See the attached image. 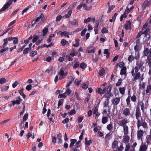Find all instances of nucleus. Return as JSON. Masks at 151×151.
<instances>
[{
  "mask_svg": "<svg viewBox=\"0 0 151 151\" xmlns=\"http://www.w3.org/2000/svg\"><path fill=\"white\" fill-rule=\"evenodd\" d=\"M139 71V69L137 68V67H135L131 71V73L132 76H133L134 80L137 79L140 76V74Z\"/></svg>",
  "mask_w": 151,
  "mask_h": 151,
  "instance_id": "nucleus-1",
  "label": "nucleus"
},
{
  "mask_svg": "<svg viewBox=\"0 0 151 151\" xmlns=\"http://www.w3.org/2000/svg\"><path fill=\"white\" fill-rule=\"evenodd\" d=\"M13 0H9V1L4 4L0 10V12L4 11L7 9L12 4Z\"/></svg>",
  "mask_w": 151,
  "mask_h": 151,
  "instance_id": "nucleus-2",
  "label": "nucleus"
},
{
  "mask_svg": "<svg viewBox=\"0 0 151 151\" xmlns=\"http://www.w3.org/2000/svg\"><path fill=\"white\" fill-rule=\"evenodd\" d=\"M143 54L144 56H147V57H151V48H145L143 51Z\"/></svg>",
  "mask_w": 151,
  "mask_h": 151,
  "instance_id": "nucleus-3",
  "label": "nucleus"
},
{
  "mask_svg": "<svg viewBox=\"0 0 151 151\" xmlns=\"http://www.w3.org/2000/svg\"><path fill=\"white\" fill-rule=\"evenodd\" d=\"M151 4V0H147L145 1L142 6L143 9H144L146 7L150 6Z\"/></svg>",
  "mask_w": 151,
  "mask_h": 151,
  "instance_id": "nucleus-4",
  "label": "nucleus"
},
{
  "mask_svg": "<svg viewBox=\"0 0 151 151\" xmlns=\"http://www.w3.org/2000/svg\"><path fill=\"white\" fill-rule=\"evenodd\" d=\"M119 124L123 127L124 126H126V124L128 122L127 119H123L122 120H119L118 121Z\"/></svg>",
  "mask_w": 151,
  "mask_h": 151,
  "instance_id": "nucleus-5",
  "label": "nucleus"
},
{
  "mask_svg": "<svg viewBox=\"0 0 151 151\" xmlns=\"http://www.w3.org/2000/svg\"><path fill=\"white\" fill-rule=\"evenodd\" d=\"M120 101V98L119 97H115L111 100L112 103L114 106L118 105Z\"/></svg>",
  "mask_w": 151,
  "mask_h": 151,
  "instance_id": "nucleus-6",
  "label": "nucleus"
},
{
  "mask_svg": "<svg viewBox=\"0 0 151 151\" xmlns=\"http://www.w3.org/2000/svg\"><path fill=\"white\" fill-rule=\"evenodd\" d=\"M144 134V131L141 130H139L137 132V137L138 140L140 139H142L143 135Z\"/></svg>",
  "mask_w": 151,
  "mask_h": 151,
  "instance_id": "nucleus-7",
  "label": "nucleus"
},
{
  "mask_svg": "<svg viewBox=\"0 0 151 151\" xmlns=\"http://www.w3.org/2000/svg\"><path fill=\"white\" fill-rule=\"evenodd\" d=\"M104 110L103 111V116H108L110 114L109 108H104Z\"/></svg>",
  "mask_w": 151,
  "mask_h": 151,
  "instance_id": "nucleus-8",
  "label": "nucleus"
},
{
  "mask_svg": "<svg viewBox=\"0 0 151 151\" xmlns=\"http://www.w3.org/2000/svg\"><path fill=\"white\" fill-rule=\"evenodd\" d=\"M144 63L142 62H140L139 63L138 62H137L136 66L135 67H137V68L141 69V71H142L144 69V67L142 66Z\"/></svg>",
  "mask_w": 151,
  "mask_h": 151,
  "instance_id": "nucleus-9",
  "label": "nucleus"
},
{
  "mask_svg": "<svg viewBox=\"0 0 151 151\" xmlns=\"http://www.w3.org/2000/svg\"><path fill=\"white\" fill-rule=\"evenodd\" d=\"M122 114L125 116H129L130 114V111L129 109L126 108L123 111Z\"/></svg>",
  "mask_w": 151,
  "mask_h": 151,
  "instance_id": "nucleus-10",
  "label": "nucleus"
},
{
  "mask_svg": "<svg viewBox=\"0 0 151 151\" xmlns=\"http://www.w3.org/2000/svg\"><path fill=\"white\" fill-rule=\"evenodd\" d=\"M106 91V88H104L102 90V89L99 88L96 91L98 93L100 94L101 95L102 94H104Z\"/></svg>",
  "mask_w": 151,
  "mask_h": 151,
  "instance_id": "nucleus-11",
  "label": "nucleus"
},
{
  "mask_svg": "<svg viewBox=\"0 0 151 151\" xmlns=\"http://www.w3.org/2000/svg\"><path fill=\"white\" fill-rule=\"evenodd\" d=\"M148 145H146L145 144H142L140 146L139 151H146L147 149Z\"/></svg>",
  "mask_w": 151,
  "mask_h": 151,
  "instance_id": "nucleus-12",
  "label": "nucleus"
},
{
  "mask_svg": "<svg viewBox=\"0 0 151 151\" xmlns=\"http://www.w3.org/2000/svg\"><path fill=\"white\" fill-rule=\"evenodd\" d=\"M82 6L84 8L85 10H90L92 8L91 6H87L86 3L82 4Z\"/></svg>",
  "mask_w": 151,
  "mask_h": 151,
  "instance_id": "nucleus-13",
  "label": "nucleus"
},
{
  "mask_svg": "<svg viewBox=\"0 0 151 151\" xmlns=\"http://www.w3.org/2000/svg\"><path fill=\"white\" fill-rule=\"evenodd\" d=\"M118 142L116 140H114L112 144V148L117 149L118 147Z\"/></svg>",
  "mask_w": 151,
  "mask_h": 151,
  "instance_id": "nucleus-14",
  "label": "nucleus"
},
{
  "mask_svg": "<svg viewBox=\"0 0 151 151\" xmlns=\"http://www.w3.org/2000/svg\"><path fill=\"white\" fill-rule=\"evenodd\" d=\"M135 115L136 118L137 119H139L141 114L140 111V109L138 108H137L136 110Z\"/></svg>",
  "mask_w": 151,
  "mask_h": 151,
  "instance_id": "nucleus-15",
  "label": "nucleus"
},
{
  "mask_svg": "<svg viewBox=\"0 0 151 151\" xmlns=\"http://www.w3.org/2000/svg\"><path fill=\"white\" fill-rule=\"evenodd\" d=\"M125 27L126 30L129 29L131 28V22L129 21H128L125 24Z\"/></svg>",
  "mask_w": 151,
  "mask_h": 151,
  "instance_id": "nucleus-16",
  "label": "nucleus"
},
{
  "mask_svg": "<svg viewBox=\"0 0 151 151\" xmlns=\"http://www.w3.org/2000/svg\"><path fill=\"white\" fill-rule=\"evenodd\" d=\"M129 139L130 137L126 135L124 136L123 141L124 143H126L128 142Z\"/></svg>",
  "mask_w": 151,
  "mask_h": 151,
  "instance_id": "nucleus-17",
  "label": "nucleus"
},
{
  "mask_svg": "<svg viewBox=\"0 0 151 151\" xmlns=\"http://www.w3.org/2000/svg\"><path fill=\"white\" fill-rule=\"evenodd\" d=\"M123 127V128L124 135H127L128 134L129 132L128 127L127 126H124V127Z\"/></svg>",
  "mask_w": 151,
  "mask_h": 151,
  "instance_id": "nucleus-18",
  "label": "nucleus"
},
{
  "mask_svg": "<svg viewBox=\"0 0 151 151\" xmlns=\"http://www.w3.org/2000/svg\"><path fill=\"white\" fill-rule=\"evenodd\" d=\"M108 116H103L102 118V123L103 124H105L108 121Z\"/></svg>",
  "mask_w": 151,
  "mask_h": 151,
  "instance_id": "nucleus-19",
  "label": "nucleus"
},
{
  "mask_svg": "<svg viewBox=\"0 0 151 151\" xmlns=\"http://www.w3.org/2000/svg\"><path fill=\"white\" fill-rule=\"evenodd\" d=\"M70 143L69 147H71L74 145V144L76 142L77 140L75 139H71L70 140Z\"/></svg>",
  "mask_w": 151,
  "mask_h": 151,
  "instance_id": "nucleus-20",
  "label": "nucleus"
},
{
  "mask_svg": "<svg viewBox=\"0 0 151 151\" xmlns=\"http://www.w3.org/2000/svg\"><path fill=\"white\" fill-rule=\"evenodd\" d=\"M109 99H106L104 102V108H109Z\"/></svg>",
  "mask_w": 151,
  "mask_h": 151,
  "instance_id": "nucleus-21",
  "label": "nucleus"
},
{
  "mask_svg": "<svg viewBox=\"0 0 151 151\" xmlns=\"http://www.w3.org/2000/svg\"><path fill=\"white\" fill-rule=\"evenodd\" d=\"M126 73V67H124L121 69L120 74L121 75H124Z\"/></svg>",
  "mask_w": 151,
  "mask_h": 151,
  "instance_id": "nucleus-22",
  "label": "nucleus"
},
{
  "mask_svg": "<svg viewBox=\"0 0 151 151\" xmlns=\"http://www.w3.org/2000/svg\"><path fill=\"white\" fill-rule=\"evenodd\" d=\"M119 90L122 95H124L125 92V88L124 87H120L119 88Z\"/></svg>",
  "mask_w": 151,
  "mask_h": 151,
  "instance_id": "nucleus-23",
  "label": "nucleus"
},
{
  "mask_svg": "<svg viewBox=\"0 0 151 151\" xmlns=\"http://www.w3.org/2000/svg\"><path fill=\"white\" fill-rule=\"evenodd\" d=\"M0 53H4L7 52L8 51V47L2 48V49H0Z\"/></svg>",
  "mask_w": 151,
  "mask_h": 151,
  "instance_id": "nucleus-24",
  "label": "nucleus"
},
{
  "mask_svg": "<svg viewBox=\"0 0 151 151\" xmlns=\"http://www.w3.org/2000/svg\"><path fill=\"white\" fill-rule=\"evenodd\" d=\"M22 101V99L17 100L16 101H12V105H14L15 104H19L21 103V101Z\"/></svg>",
  "mask_w": 151,
  "mask_h": 151,
  "instance_id": "nucleus-25",
  "label": "nucleus"
},
{
  "mask_svg": "<svg viewBox=\"0 0 151 151\" xmlns=\"http://www.w3.org/2000/svg\"><path fill=\"white\" fill-rule=\"evenodd\" d=\"M146 142L147 144L150 142L151 140V135H147L146 137Z\"/></svg>",
  "mask_w": 151,
  "mask_h": 151,
  "instance_id": "nucleus-26",
  "label": "nucleus"
},
{
  "mask_svg": "<svg viewBox=\"0 0 151 151\" xmlns=\"http://www.w3.org/2000/svg\"><path fill=\"white\" fill-rule=\"evenodd\" d=\"M117 14H118L117 13H115L114 16L112 17V19H109V22H114Z\"/></svg>",
  "mask_w": 151,
  "mask_h": 151,
  "instance_id": "nucleus-27",
  "label": "nucleus"
},
{
  "mask_svg": "<svg viewBox=\"0 0 151 151\" xmlns=\"http://www.w3.org/2000/svg\"><path fill=\"white\" fill-rule=\"evenodd\" d=\"M104 70L103 69L101 68L99 71V74L101 76L103 77L104 76Z\"/></svg>",
  "mask_w": 151,
  "mask_h": 151,
  "instance_id": "nucleus-28",
  "label": "nucleus"
},
{
  "mask_svg": "<svg viewBox=\"0 0 151 151\" xmlns=\"http://www.w3.org/2000/svg\"><path fill=\"white\" fill-rule=\"evenodd\" d=\"M86 66V64L84 63H81L80 66V68L82 69L83 70L85 69Z\"/></svg>",
  "mask_w": 151,
  "mask_h": 151,
  "instance_id": "nucleus-29",
  "label": "nucleus"
},
{
  "mask_svg": "<svg viewBox=\"0 0 151 151\" xmlns=\"http://www.w3.org/2000/svg\"><path fill=\"white\" fill-rule=\"evenodd\" d=\"M71 24L73 25L76 26L77 27H78V21L76 19H74L71 22Z\"/></svg>",
  "mask_w": 151,
  "mask_h": 151,
  "instance_id": "nucleus-30",
  "label": "nucleus"
},
{
  "mask_svg": "<svg viewBox=\"0 0 151 151\" xmlns=\"http://www.w3.org/2000/svg\"><path fill=\"white\" fill-rule=\"evenodd\" d=\"M146 92L147 93H151V85H150L147 86Z\"/></svg>",
  "mask_w": 151,
  "mask_h": 151,
  "instance_id": "nucleus-31",
  "label": "nucleus"
},
{
  "mask_svg": "<svg viewBox=\"0 0 151 151\" xmlns=\"http://www.w3.org/2000/svg\"><path fill=\"white\" fill-rule=\"evenodd\" d=\"M80 41L79 39H77L76 40V43L74 44L73 46L76 47H78L79 45V42Z\"/></svg>",
  "mask_w": 151,
  "mask_h": 151,
  "instance_id": "nucleus-32",
  "label": "nucleus"
},
{
  "mask_svg": "<svg viewBox=\"0 0 151 151\" xmlns=\"http://www.w3.org/2000/svg\"><path fill=\"white\" fill-rule=\"evenodd\" d=\"M86 1L85 2L87 6H91L93 0H84L83 1Z\"/></svg>",
  "mask_w": 151,
  "mask_h": 151,
  "instance_id": "nucleus-33",
  "label": "nucleus"
},
{
  "mask_svg": "<svg viewBox=\"0 0 151 151\" xmlns=\"http://www.w3.org/2000/svg\"><path fill=\"white\" fill-rule=\"evenodd\" d=\"M59 74L62 76H64L65 77L67 75V74L65 73L64 71L62 69H61L60 71Z\"/></svg>",
  "mask_w": 151,
  "mask_h": 151,
  "instance_id": "nucleus-34",
  "label": "nucleus"
},
{
  "mask_svg": "<svg viewBox=\"0 0 151 151\" xmlns=\"http://www.w3.org/2000/svg\"><path fill=\"white\" fill-rule=\"evenodd\" d=\"M72 10L71 9H70L68 12V13L67 14L65 15V17L66 18H69L70 17L71 14L72 13Z\"/></svg>",
  "mask_w": 151,
  "mask_h": 151,
  "instance_id": "nucleus-35",
  "label": "nucleus"
},
{
  "mask_svg": "<svg viewBox=\"0 0 151 151\" xmlns=\"http://www.w3.org/2000/svg\"><path fill=\"white\" fill-rule=\"evenodd\" d=\"M30 48L27 47L23 51V53L24 55H26L28 53V52L29 51H31Z\"/></svg>",
  "mask_w": 151,
  "mask_h": 151,
  "instance_id": "nucleus-36",
  "label": "nucleus"
},
{
  "mask_svg": "<svg viewBox=\"0 0 151 151\" xmlns=\"http://www.w3.org/2000/svg\"><path fill=\"white\" fill-rule=\"evenodd\" d=\"M88 82H86L84 83L82 86V88L84 89H86L88 87Z\"/></svg>",
  "mask_w": 151,
  "mask_h": 151,
  "instance_id": "nucleus-37",
  "label": "nucleus"
},
{
  "mask_svg": "<svg viewBox=\"0 0 151 151\" xmlns=\"http://www.w3.org/2000/svg\"><path fill=\"white\" fill-rule=\"evenodd\" d=\"M104 53L105 54H106V57L108 58L109 57V50L108 49H105L104 51Z\"/></svg>",
  "mask_w": 151,
  "mask_h": 151,
  "instance_id": "nucleus-38",
  "label": "nucleus"
},
{
  "mask_svg": "<svg viewBox=\"0 0 151 151\" xmlns=\"http://www.w3.org/2000/svg\"><path fill=\"white\" fill-rule=\"evenodd\" d=\"M122 79L120 78L119 79L118 81V82H117L116 84V86H119L122 83Z\"/></svg>",
  "mask_w": 151,
  "mask_h": 151,
  "instance_id": "nucleus-39",
  "label": "nucleus"
},
{
  "mask_svg": "<svg viewBox=\"0 0 151 151\" xmlns=\"http://www.w3.org/2000/svg\"><path fill=\"white\" fill-rule=\"evenodd\" d=\"M37 53V51H32L30 53V55L31 57H32L35 55H36Z\"/></svg>",
  "mask_w": 151,
  "mask_h": 151,
  "instance_id": "nucleus-40",
  "label": "nucleus"
},
{
  "mask_svg": "<svg viewBox=\"0 0 151 151\" xmlns=\"http://www.w3.org/2000/svg\"><path fill=\"white\" fill-rule=\"evenodd\" d=\"M48 31V29L47 28H44L43 30V36H45Z\"/></svg>",
  "mask_w": 151,
  "mask_h": 151,
  "instance_id": "nucleus-41",
  "label": "nucleus"
},
{
  "mask_svg": "<svg viewBox=\"0 0 151 151\" xmlns=\"http://www.w3.org/2000/svg\"><path fill=\"white\" fill-rule=\"evenodd\" d=\"M129 8L127 7L125 11L124 12V17L125 18L127 16L126 15L129 12Z\"/></svg>",
  "mask_w": 151,
  "mask_h": 151,
  "instance_id": "nucleus-42",
  "label": "nucleus"
},
{
  "mask_svg": "<svg viewBox=\"0 0 151 151\" xmlns=\"http://www.w3.org/2000/svg\"><path fill=\"white\" fill-rule=\"evenodd\" d=\"M137 126L138 128V130L139 129V127H140L141 124V121L139 119H137Z\"/></svg>",
  "mask_w": 151,
  "mask_h": 151,
  "instance_id": "nucleus-43",
  "label": "nucleus"
},
{
  "mask_svg": "<svg viewBox=\"0 0 151 151\" xmlns=\"http://www.w3.org/2000/svg\"><path fill=\"white\" fill-rule=\"evenodd\" d=\"M134 49L136 52H138L139 50H140L139 45L136 44L134 47Z\"/></svg>",
  "mask_w": 151,
  "mask_h": 151,
  "instance_id": "nucleus-44",
  "label": "nucleus"
},
{
  "mask_svg": "<svg viewBox=\"0 0 151 151\" xmlns=\"http://www.w3.org/2000/svg\"><path fill=\"white\" fill-rule=\"evenodd\" d=\"M101 32L102 33H106L108 32V30L105 27H103L101 30Z\"/></svg>",
  "mask_w": 151,
  "mask_h": 151,
  "instance_id": "nucleus-45",
  "label": "nucleus"
},
{
  "mask_svg": "<svg viewBox=\"0 0 151 151\" xmlns=\"http://www.w3.org/2000/svg\"><path fill=\"white\" fill-rule=\"evenodd\" d=\"M66 94L65 93L63 94H60L58 96V97L59 98H61L62 97L65 98L67 96Z\"/></svg>",
  "mask_w": 151,
  "mask_h": 151,
  "instance_id": "nucleus-46",
  "label": "nucleus"
},
{
  "mask_svg": "<svg viewBox=\"0 0 151 151\" xmlns=\"http://www.w3.org/2000/svg\"><path fill=\"white\" fill-rule=\"evenodd\" d=\"M32 36H31L28 39L25 40L24 41V42L25 44H27L29 41V40L32 39Z\"/></svg>",
  "mask_w": 151,
  "mask_h": 151,
  "instance_id": "nucleus-47",
  "label": "nucleus"
},
{
  "mask_svg": "<svg viewBox=\"0 0 151 151\" xmlns=\"http://www.w3.org/2000/svg\"><path fill=\"white\" fill-rule=\"evenodd\" d=\"M39 38V37L37 35L34 36V37L32 40V42L34 43L36 42Z\"/></svg>",
  "mask_w": 151,
  "mask_h": 151,
  "instance_id": "nucleus-48",
  "label": "nucleus"
},
{
  "mask_svg": "<svg viewBox=\"0 0 151 151\" xmlns=\"http://www.w3.org/2000/svg\"><path fill=\"white\" fill-rule=\"evenodd\" d=\"M134 59V57L132 55H129L128 58V60L130 62L133 60Z\"/></svg>",
  "mask_w": 151,
  "mask_h": 151,
  "instance_id": "nucleus-49",
  "label": "nucleus"
},
{
  "mask_svg": "<svg viewBox=\"0 0 151 151\" xmlns=\"http://www.w3.org/2000/svg\"><path fill=\"white\" fill-rule=\"evenodd\" d=\"M139 58V52H136L135 58L136 60H138Z\"/></svg>",
  "mask_w": 151,
  "mask_h": 151,
  "instance_id": "nucleus-50",
  "label": "nucleus"
},
{
  "mask_svg": "<svg viewBox=\"0 0 151 151\" xmlns=\"http://www.w3.org/2000/svg\"><path fill=\"white\" fill-rule=\"evenodd\" d=\"M147 63L148 65L151 64V57L147 58Z\"/></svg>",
  "mask_w": 151,
  "mask_h": 151,
  "instance_id": "nucleus-51",
  "label": "nucleus"
},
{
  "mask_svg": "<svg viewBox=\"0 0 151 151\" xmlns=\"http://www.w3.org/2000/svg\"><path fill=\"white\" fill-rule=\"evenodd\" d=\"M66 57L69 61H72L73 60V58L70 57V55H66Z\"/></svg>",
  "mask_w": 151,
  "mask_h": 151,
  "instance_id": "nucleus-52",
  "label": "nucleus"
},
{
  "mask_svg": "<svg viewBox=\"0 0 151 151\" xmlns=\"http://www.w3.org/2000/svg\"><path fill=\"white\" fill-rule=\"evenodd\" d=\"M44 17V15L43 14H41L40 15V16L39 17H38L35 20L36 22H38L40 19L41 18H42L43 17Z\"/></svg>",
  "mask_w": 151,
  "mask_h": 151,
  "instance_id": "nucleus-53",
  "label": "nucleus"
},
{
  "mask_svg": "<svg viewBox=\"0 0 151 151\" xmlns=\"http://www.w3.org/2000/svg\"><path fill=\"white\" fill-rule=\"evenodd\" d=\"M68 33L66 31H65L63 32H61V34H60L61 36V37H63L64 36H65L66 35H68Z\"/></svg>",
  "mask_w": 151,
  "mask_h": 151,
  "instance_id": "nucleus-54",
  "label": "nucleus"
},
{
  "mask_svg": "<svg viewBox=\"0 0 151 151\" xmlns=\"http://www.w3.org/2000/svg\"><path fill=\"white\" fill-rule=\"evenodd\" d=\"M28 117V114H25L23 118V121H26Z\"/></svg>",
  "mask_w": 151,
  "mask_h": 151,
  "instance_id": "nucleus-55",
  "label": "nucleus"
},
{
  "mask_svg": "<svg viewBox=\"0 0 151 151\" xmlns=\"http://www.w3.org/2000/svg\"><path fill=\"white\" fill-rule=\"evenodd\" d=\"M91 18L90 17H88L87 19H85L84 20V23H86L88 22H89L91 20Z\"/></svg>",
  "mask_w": 151,
  "mask_h": 151,
  "instance_id": "nucleus-56",
  "label": "nucleus"
},
{
  "mask_svg": "<svg viewBox=\"0 0 151 151\" xmlns=\"http://www.w3.org/2000/svg\"><path fill=\"white\" fill-rule=\"evenodd\" d=\"M13 43L14 44H16L18 43V39L17 37H14L13 39Z\"/></svg>",
  "mask_w": 151,
  "mask_h": 151,
  "instance_id": "nucleus-57",
  "label": "nucleus"
},
{
  "mask_svg": "<svg viewBox=\"0 0 151 151\" xmlns=\"http://www.w3.org/2000/svg\"><path fill=\"white\" fill-rule=\"evenodd\" d=\"M6 81V80L4 78H2L0 79V83L1 84L5 83Z\"/></svg>",
  "mask_w": 151,
  "mask_h": 151,
  "instance_id": "nucleus-58",
  "label": "nucleus"
},
{
  "mask_svg": "<svg viewBox=\"0 0 151 151\" xmlns=\"http://www.w3.org/2000/svg\"><path fill=\"white\" fill-rule=\"evenodd\" d=\"M32 87V85H31L29 84L26 87V89L27 91H29L31 89Z\"/></svg>",
  "mask_w": 151,
  "mask_h": 151,
  "instance_id": "nucleus-59",
  "label": "nucleus"
},
{
  "mask_svg": "<svg viewBox=\"0 0 151 151\" xmlns=\"http://www.w3.org/2000/svg\"><path fill=\"white\" fill-rule=\"evenodd\" d=\"M107 129L109 130H111L112 129V125L111 124H109L107 125Z\"/></svg>",
  "mask_w": 151,
  "mask_h": 151,
  "instance_id": "nucleus-60",
  "label": "nucleus"
},
{
  "mask_svg": "<svg viewBox=\"0 0 151 151\" xmlns=\"http://www.w3.org/2000/svg\"><path fill=\"white\" fill-rule=\"evenodd\" d=\"M115 7V6L114 5H112L111 6H109V9L108 11V13L110 12L111 10H112Z\"/></svg>",
  "mask_w": 151,
  "mask_h": 151,
  "instance_id": "nucleus-61",
  "label": "nucleus"
},
{
  "mask_svg": "<svg viewBox=\"0 0 151 151\" xmlns=\"http://www.w3.org/2000/svg\"><path fill=\"white\" fill-rule=\"evenodd\" d=\"M76 113V111L75 109H72L69 112V114L70 115H73Z\"/></svg>",
  "mask_w": 151,
  "mask_h": 151,
  "instance_id": "nucleus-62",
  "label": "nucleus"
},
{
  "mask_svg": "<svg viewBox=\"0 0 151 151\" xmlns=\"http://www.w3.org/2000/svg\"><path fill=\"white\" fill-rule=\"evenodd\" d=\"M66 41L64 39H62L61 42V43L63 46L65 45L66 42Z\"/></svg>",
  "mask_w": 151,
  "mask_h": 151,
  "instance_id": "nucleus-63",
  "label": "nucleus"
},
{
  "mask_svg": "<svg viewBox=\"0 0 151 151\" xmlns=\"http://www.w3.org/2000/svg\"><path fill=\"white\" fill-rule=\"evenodd\" d=\"M86 31V29H84L81 32V36H83L85 34Z\"/></svg>",
  "mask_w": 151,
  "mask_h": 151,
  "instance_id": "nucleus-64",
  "label": "nucleus"
}]
</instances>
